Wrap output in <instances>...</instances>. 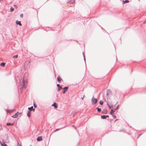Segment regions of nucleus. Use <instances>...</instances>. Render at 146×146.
I'll return each instance as SVG.
<instances>
[{"mask_svg": "<svg viewBox=\"0 0 146 146\" xmlns=\"http://www.w3.org/2000/svg\"><path fill=\"white\" fill-rule=\"evenodd\" d=\"M29 63L30 62L29 61L25 62L24 65V68L25 69L27 70L29 68L30 66Z\"/></svg>", "mask_w": 146, "mask_h": 146, "instance_id": "1", "label": "nucleus"}, {"mask_svg": "<svg viewBox=\"0 0 146 146\" xmlns=\"http://www.w3.org/2000/svg\"><path fill=\"white\" fill-rule=\"evenodd\" d=\"M92 104H96L97 102V99L93 97L92 98Z\"/></svg>", "mask_w": 146, "mask_h": 146, "instance_id": "2", "label": "nucleus"}, {"mask_svg": "<svg viewBox=\"0 0 146 146\" xmlns=\"http://www.w3.org/2000/svg\"><path fill=\"white\" fill-rule=\"evenodd\" d=\"M21 113H20L19 112H18L17 113H15L14 115H13L12 116V117L14 118H17V117H18V115H19L21 114Z\"/></svg>", "mask_w": 146, "mask_h": 146, "instance_id": "3", "label": "nucleus"}, {"mask_svg": "<svg viewBox=\"0 0 146 146\" xmlns=\"http://www.w3.org/2000/svg\"><path fill=\"white\" fill-rule=\"evenodd\" d=\"M107 105L108 106L109 108H111L113 107V105L111 104V102L108 103Z\"/></svg>", "mask_w": 146, "mask_h": 146, "instance_id": "4", "label": "nucleus"}, {"mask_svg": "<svg viewBox=\"0 0 146 146\" xmlns=\"http://www.w3.org/2000/svg\"><path fill=\"white\" fill-rule=\"evenodd\" d=\"M68 89V87H66L64 88H63V93L64 94L65 93L67 90Z\"/></svg>", "mask_w": 146, "mask_h": 146, "instance_id": "5", "label": "nucleus"}, {"mask_svg": "<svg viewBox=\"0 0 146 146\" xmlns=\"http://www.w3.org/2000/svg\"><path fill=\"white\" fill-rule=\"evenodd\" d=\"M42 137L41 136H39L38 137L37 139V140L38 141H41L42 140Z\"/></svg>", "mask_w": 146, "mask_h": 146, "instance_id": "6", "label": "nucleus"}, {"mask_svg": "<svg viewBox=\"0 0 146 146\" xmlns=\"http://www.w3.org/2000/svg\"><path fill=\"white\" fill-rule=\"evenodd\" d=\"M16 23L17 25H19L20 26H22V24L21 23V21H16Z\"/></svg>", "mask_w": 146, "mask_h": 146, "instance_id": "7", "label": "nucleus"}, {"mask_svg": "<svg viewBox=\"0 0 146 146\" xmlns=\"http://www.w3.org/2000/svg\"><path fill=\"white\" fill-rule=\"evenodd\" d=\"M52 106H54V107L55 108H56L58 107V106L57 105V104L56 103L54 102L53 104L52 105Z\"/></svg>", "mask_w": 146, "mask_h": 146, "instance_id": "8", "label": "nucleus"}, {"mask_svg": "<svg viewBox=\"0 0 146 146\" xmlns=\"http://www.w3.org/2000/svg\"><path fill=\"white\" fill-rule=\"evenodd\" d=\"M28 109L30 111L32 110L34 111L35 110V109H33V106H31V107L29 108Z\"/></svg>", "mask_w": 146, "mask_h": 146, "instance_id": "9", "label": "nucleus"}, {"mask_svg": "<svg viewBox=\"0 0 146 146\" xmlns=\"http://www.w3.org/2000/svg\"><path fill=\"white\" fill-rule=\"evenodd\" d=\"M115 112V111L113 109H111V110L110 113L111 115H113L114 114V112Z\"/></svg>", "mask_w": 146, "mask_h": 146, "instance_id": "10", "label": "nucleus"}, {"mask_svg": "<svg viewBox=\"0 0 146 146\" xmlns=\"http://www.w3.org/2000/svg\"><path fill=\"white\" fill-rule=\"evenodd\" d=\"M123 4L126 3H128L129 2V1L128 0H125V1L123 0Z\"/></svg>", "mask_w": 146, "mask_h": 146, "instance_id": "11", "label": "nucleus"}, {"mask_svg": "<svg viewBox=\"0 0 146 146\" xmlns=\"http://www.w3.org/2000/svg\"><path fill=\"white\" fill-rule=\"evenodd\" d=\"M5 64V63L4 62H2L0 64V66L3 67H4Z\"/></svg>", "mask_w": 146, "mask_h": 146, "instance_id": "12", "label": "nucleus"}, {"mask_svg": "<svg viewBox=\"0 0 146 146\" xmlns=\"http://www.w3.org/2000/svg\"><path fill=\"white\" fill-rule=\"evenodd\" d=\"M57 80L58 81H61L62 80L60 76H58L57 78Z\"/></svg>", "mask_w": 146, "mask_h": 146, "instance_id": "13", "label": "nucleus"}, {"mask_svg": "<svg viewBox=\"0 0 146 146\" xmlns=\"http://www.w3.org/2000/svg\"><path fill=\"white\" fill-rule=\"evenodd\" d=\"M27 115L29 117L31 116V113L30 111L28 112Z\"/></svg>", "mask_w": 146, "mask_h": 146, "instance_id": "14", "label": "nucleus"}, {"mask_svg": "<svg viewBox=\"0 0 146 146\" xmlns=\"http://www.w3.org/2000/svg\"><path fill=\"white\" fill-rule=\"evenodd\" d=\"M101 117L102 119H105L106 118V116L105 115H103L101 116Z\"/></svg>", "mask_w": 146, "mask_h": 146, "instance_id": "15", "label": "nucleus"}, {"mask_svg": "<svg viewBox=\"0 0 146 146\" xmlns=\"http://www.w3.org/2000/svg\"><path fill=\"white\" fill-rule=\"evenodd\" d=\"M13 125V124H11L10 123H7V126H9V125Z\"/></svg>", "mask_w": 146, "mask_h": 146, "instance_id": "16", "label": "nucleus"}, {"mask_svg": "<svg viewBox=\"0 0 146 146\" xmlns=\"http://www.w3.org/2000/svg\"><path fill=\"white\" fill-rule=\"evenodd\" d=\"M57 86L58 87V88H60V89H62V87L61 86H60V85L59 84H57Z\"/></svg>", "mask_w": 146, "mask_h": 146, "instance_id": "17", "label": "nucleus"}, {"mask_svg": "<svg viewBox=\"0 0 146 146\" xmlns=\"http://www.w3.org/2000/svg\"><path fill=\"white\" fill-rule=\"evenodd\" d=\"M96 109L98 111V112H100L101 111V109L100 108H96Z\"/></svg>", "mask_w": 146, "mask_h": 146, "instance_id": "18", "label": "nucleus"}, {"mask_svg": "<svg viewBox=\"0 0 146 146\" xmlns=\"http://www.w3.org/2000/svg\"><path fill=\"white\" fill-rule=\"evenodd\" d=\"M14 10V8L12 7H11L10 9V12H12Z\"/></svg>", "mask_w": 146, "mask_h": 146, "instance_id": "19", "label": "nucleus"}, {"mask_svg": "<svg viewBox=\"0 0 146 146\" xmlns=\"http://www.w3.org/2000/svg\"><path fill=\"white\" fill-rule=\"evenodd\" d=\"M103 102L102 101H100V104H101V105H102V104H103Z\"/></svg>", "mask_w": 146, "mask_h": 146, "instance_id": "20", "label": "nucleus"}, {"mask_svg": "<svg viewBox=\"0 0 146 146\" xmlns=\"http://www.w3.org/2000/svg\"><path fill=\"white\" fill-rule=\"evenodd\" d=\"M18 57V55H16L15 56H14L13 57V58H17Z\"/></svg>", "mask_w": 146, "mask_h": 146, "instance_id": "21", "label": "nucleus"}, {"mask_svg": "<svg viewBox=\"0 0 146 146\" xmlns=\"http://www.w3.org/2000/svg\"><path fill=\"white\" fill-rule=\"evenodd\" d=\"M113 117L114 118H115L116 117V116L114 114H113V115H112Z\"/></svg>", "mask_w": 146, "mask_h": 146, "instance_id": "22", "label": "nucleus"}, {"mask_svg": "<svg viewBox=\"0 0 146 146\" xmlns=\"http://www.w3.org/2000/svg\"><path fill=\"white\" fill-rule=\"evenodd\" d=\"M74 2V0H71V2L72 3H73Z\"/></svg>", "mask_w": 146, "mask_h": 146, "instance_id": "23", "label": "nucleus"}, {"mask_svg": "<svg viewBox=\"0 0 146 146\" xmlns=\"http://www.w3.org/2000/svg\"><path fill=\"white\" fill-rule=\"evenodd\" d=\"M23 14H21L20 15V17H23Z\"/></svg>", "mask_w": 146, "mask_h": 146, "instance_id": "24", "label": "nucleus"}, {"mask_svg": "<svg viewBox=\"0 0 146 146\" xmlns=\"http://www.w3.org/2000/svg\"><path fill=\"white\" fill-rule=\"evenodd\" d=\"M59 130V129H56L54 131L56 132Z\"/></svg>", "mask_w": 146, "mask_h": 146, "instance_id": "25", "label": "nucleus"}, {"mask_svg": "<svg viewBox=\"0 0 146 146\" xmlns=\"http://www.w3.org/2000/svg\"><path fill=\"white\" fill-rule=\"evenodd\" d=\"M105 116H106V117H108V115H105Z\"/></svg>", "mask_w": 146, "mask_h": 146, "instance_id": "26", "label": "nucleus"}, {"mask_svg": "<svg viewBox=\"0 0 146 146\" xmlns=\"http://www.w3.org/2000/svg\"><path fill=\"white\" fill-rule=\"evenodd\" d=\"M34 105L35 108L36 107V106H35V104H34Z\"/></svg>", "mask_w": 146, "mask_h": 146, "instance_id": "27", "label": "nucleus"}, {"mask_svg": "<svg viewBox=\"0 0 146 146\" xmlns=\"http://www.w3.org/2000/svg\"><path fill=\"white\" fill-rule=\"evenodd\" d=\"M60 89H61L58 88V91H59L60 90Z\"/></svg>", "mask_w": 146, "mask_h": 146, "instance_id": "28", "label": "nucleus"}, {"mask_svg": "<svg viewBox=\"0 0 146 146\" xmlns=\"http://www.w3.org/2000/svg\"><path fill=\"white\" fill-rule=\"evenodd\" d=\"M4 146H7V145L6 144H4Z\"/></svg>", "mask_w": 146, "mask_h": 146, "instance_id": "29", "label": "nucleus"}, {"mask_svg": "<svg viewBox=\"0 0 146 146\" xmlns=\"http://www.w3.org/2000/svg\"><path fill=\"white\" fill-rule=\"evenodd\" d=\"M9 141H8V140H7V142H7V143H9Z\"/></svg>", "mask_w": 146, "mask_h": 146, "instance_id": "30", "label": "nucleus"}, {"mask_svg": "<svg viewBox=\"0 0 146 146\" xmlns=\"http://www.w3.org/2000/svg\"><path fill=\"white\" fill-rule=\"evenodd\" d=\"M82 98V100H83L84 98Z\"/></svg>", "mask_w": 146, "mask_h": 146, "instance_id": "31", "label": "nucleus"}, {"mask_svg": "<svg viewBox=\"0 0 146 146\" xmlns=\"http://www.w3.org/2000/svg\"><path fill=\"white\" fill-rule=\"evenodd\" d=\"M23 84H24V80H23Z\"/></svg>", "mask_w": 146, "mask_h": 146, "instance_id": "32", "label": "nucleus"}, {"mask_svg": "<svg viewBox=\"0 0 146 146\" xmlns=\"http://www.w3.org/2000/svg\"><path fill=\"white\" fill-rule=\"evenodd\" d=\"M3 0H0V1H2Z\"/></svg>", "mask_w": 146, "mask_h": 146, "instance_id": "33", "label": "nucleus"}, {"mask_svg": "<svg viewBox=\"0 0 146 146\" xmlns=\"http://www.w3.org/2000/svg\"><path fill=\"white\" fill-rule=\"evenodd\" d=\"M14 6L15 7H16V5H14Z\"/></svg>", "mask_w": 146, "mask_h": 146, "instance_id": "34", "label": "nucleus"}]
</instances>
